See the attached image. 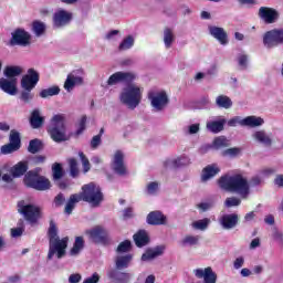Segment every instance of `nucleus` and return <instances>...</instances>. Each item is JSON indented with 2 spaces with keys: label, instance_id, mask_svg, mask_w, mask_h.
I'll return each instance as SVG.
<instances>
[{
  "label": "nucleus",
  "instance_id": "nucleus-1",
  "mask_svg": "<svg viewBox=\"0 0 283 283\" xmlns=\"http://www.w3.org/2000/svg\"><path fill=\"white\" fill-rule=\"evenodd\" d=\"M103 200H105V196L103 195L101 186H97L94 182L86 184L82 186L81 192L73 193L69 197L64 207V213H66V216H72V212L76 209L78 202H87L91 207H101Z\"/></svg>",
  "mask_w": 283,
  "mask_h": 283
},
{
  "label": "nucleus",
  "instance_id": "nucleus-2",
  "mask_svg": "<svg viewBox=\"0 0 283 283\" xmlns=\"http://www.w3.org/2000/svg\"><path fill=\"white\" fill-rule=\"evenodd\" d=\"M218 185L220 189H223V191H230V193H239L241 198H248L250 193L249 180H247L242 174L221 176L218 179Z\"/></svg>",
  "mask_w": 283,
  "mask_h": 283
},
{
  "label": "nucleus",
  "instance_id": "nucleus-3",
  "mask_svg": "<svg viewBox=\"0 0 283 283\" xmlns=\"http://www.w3.org/2000/svg\"><path fill=\"white\" fill-rule=\"evenodd\" d=\"M48 237H49L48 260H52L54 255H56L57 260L65 258L70 238L69 237H64L62 239L59 238V229L56 228V223H54V221L50 222Z\"/></svg>",
  "mask_w": 283,
  "mask_h": 283
},
{
  "label": "nucleus",
  "instance_id": "nucleus-4",
  "mask_svg": "<svg viewBox=\"0 0 283 283\" xmlns=\"http://www.w3.org/2000/svg\"><path fill=\"white\" fill-rule=\"evenodd\" d=\"M46 132L54 143H65V140H67V135L65 134V115H54L46 128Z\"/></svg>",
  "mask_w": 283,
  "mask_h": 283
},
{
  "label": "nucleus",
  "instance_id": "nucleus-5",
  "mask_svg": "<svg viewBox=\"0 0 283 283\" xmlns=\"http://www.w3.org/2000/svg\"><path fill=\"white\" fill-rule=\"evenodd\" d=\"M120 102L123 105H126L128 109H135L140 105V101H143V93L140 92V87L135 85H128L120 93Z\"/></svg>",
  "mask_w": 283,
  "mask_h": 283
},
{
  "label": "nucleus",
  "instance_id": "nucleus-6",
  "mask_svg": "<svg viewBox=\"0 0 283 283\" xmlns=\"http://www.w3.org/2000/svg\"><path fill=\"white\" fill-rule=\"evenodd\" d=\"M24 185L30 189H35V191H48L52 188L50 179L32 170L24 176Z\"/></svg>",
  "mask_w": 283,
  "mask_h": 283
},
{
  "label": "nucleus",
  "instance_id": "nucleus-7",
  "mask_svg": "<svg viewBox=\"0 0 283 283\" xmlns=\"http://www.w3.org/2000/svg\"><path fill=\"white\" fill-rule=\"evenodd\" d=\"M18 212L29 224H36L41 220V208L32 203L25 205V200L18 202Z\"/></svg>",
  "mask_w": 283,
  "mask_h": 283
},
{
  "label": "nucleus",
  "instance_id": "nucleus-8",
  "mask_svg": "<svg viewBox=\"0 0 283 283\" xmlns=\"http://www.w3.org/2000/svg\"><path fill=\"white\" fill-rule=\"evenodd\" d=\"M85 234L94 244H103V247H109L112 244V238H109V231L103 226H95L94 228L86 230Z\"/></svg>",
  "mask_w": 283,
  "mask_h": 283
},
{
  "label": "nucleus",
  "instance_id": "nucleus-9",
  "mask_svg": "<svg viewBox=\"0 0 283 283\" xmlns=\"http://www.w3.org/2000/svg\"><path fill=\"white\" fill-rule=\"evenodd\" d=\"M283 43V29H272L263 34V45L268 50H273Z\"/></svg>",
  "mask_w": 283,
  "mask_h": 283
},
{
  "label": "nucleus",
  "instance_id": "nucleus-10",
  "mask_svg": "<svg viewBox=\"0 0 283 283\" xmlns=\"http://www.w3.org/2000/svg\"><path fill=\"white\" fill-rule=\"evenodd\" d=\"M21 149V135L19 132L12 129L9 135V143L1 147V154H13Z\"/></svg>",
  "mask_w": 283,
  "mask_h": 283
},
{
  "label": "nucleus",
  "instance_id": "nucleus-11",
  "mask_svg": "<svg viewBox=\"0 0 283 283\" xmlns=\"http://www.w3.org/2000/svg\"><path fill=\"white\" fill-rule=\"evenodd\" d=\"M32 35L25 29L18 28L11 33L10 45H30Z\"/></svg>",
  "mask_w": 283,
  "mask_h": 283
},
{
  "label": "nucleus",
  "instance_id": "nucleus-12",
  "mask_svg": "<svg viewBox=\"0 0 283 283\" xmlns=\"http://www.w3.org/2000/svg\"><path fill=\"white\" fill-rule=\"evenodd\" d=\"M39 81H41V75L34 69H29L27 74L21 78V87L22 90H34L36 85H39Z\"/></svg>",
  "mask_w": 283,
  "mask_h": 283
},
{
  "label": "nucleus",
  "instance_id": "nucleus-13",
  "mask_svg": "<svg viewBox=\"0 0 283 283\" xmlns=\"http://www.w3.org/2000/svg\"><path fill=\"white\" fill-rule=\"evenodd\" d=\"M148 98L151 103V106L157 109V112H163L167 105H169V97L166 92L160 93H149Z\"/></svg>",
  "mask_w": 283,
  "mask_h": 283
},
{
  "label": "nucleus",
  "instance_id": "nucleus-14",
  "mask_svg": "<svg viewBox=\"0 0 283 283\" xmlns=\"http://www.w3.org/2000/svg\"><path fill=\"white\" fill-rule=\"evenodd\" d=\"M112 169L117 176H127V166H125V155L117 150L114 154Z\"/></svg>",
  "mask_w": 283,
  "mask_h": 283
},
{
  "label": "nucleus",
  "instance_id": "nucleus-15",
  "mask_svg": "<svg viewBox=\"0 0 283 283\" xmlns=\"http://www.w3.org/2000/svg\"><path fill=\"white\" fill-rule=\"evenodd\" d=\"M136 80V74L132 72H116L107 80V85H117V83H133Z\"/></svg>",
  "mask_w": 283,
  "mask_h": 283
},
{
  "label": "nucleus",
  "instance_id": "nucleus-16",
  "mask_svg": "<svg viewBox=\"0 0 283 283\" xmlns=\"http://www.w3.org/2000/svg\"><path fill=\"white\" fill-rule=\"evenodd\" d=\"M72 22V13L66 10H59L53 14V28H65Z\"/></svg>",
  "mask_w": 283,
  "mask_h": 283
},
{
  "label": "nucleus",
  "instance_id": "nucleus-17",
  "mask_svg": "<svg viewBox=\"0 0 283 283\" xmlns=\"http://www.w3.org/2000/svg\"><path fill=\"white\" fill-rule=\"evenodd\" d=\"M259 17L264 21V23L271 24L275 23L280 19V12L273 8L261 7L259 9Z\"/></svg>",
  "mask_w": 283,
  "mask_h": 283
},
{
  "label": "nucleus",
  "instance_id": "nucleus-18",
  "mask_svg": "<svg viewBox=\"0 0 283 283\" xmlns=\"http://www.w3.org/2000/svg\"><path fill=\"white\" fill-rule=\"evenodd\" d=\"M195 275L199 280H202V277H203L205 283L218 282V274H216V272H213V269H211V266H208L205 270H202V269L195 270Z\"/></svg>",
  "mask_w": 283,
  "mask_h": 283
},
{
  "label": "nucleus",
  "instance_id": "nucleus-19",
  "mask_svg": "<svg viewBox=\"0 0 283 283\" xmlns=\"http://www.w3.org/2000/svg\"><path fill=\"white\" fill-rule=\"evenodd\" d=\"M209 33L213 39L219 41L221 45H228L229 44V34H227V31H224L223 28L220 27H209Z\"/></svg>",
  "mask_w": 283,
  "mask_h": 283
},
{
  "label": "nucleus",
  "instance_id": "nucleus-20",
  "mask_svg": "<svg viewBox=\"0 0 283 283\" xmlns=\"http://www.w3.org/2000/svg\"><path fill=\"white\" fill-rule=\"evenodd\" d=\"M0 90L2 92H6V94H9L10 96L17 95L18 88H17V78H0Z\"/></svg>",
  "mask_w": 283,
  "mask_h": 283
},
{
  "label": "nucleus",
  "instance_id": "nucleus-21",
  "mask_svg": "<svg viewBox=\"0 0 283 283\" xmlns=\"http://www.w3.org/2000/svg\"><path fill=\"white\" fill-rule=\"evenodd\" d=\"M147 223L153 227H160V224H167V217L163 212L156 210L147 214Z\"/></svg>",
  "mask_w": 283,
  "mask_h": 283
},
{
  "label": "nucleus",
  "instance_id": "nucleus-22",
  "mask_svg": "<svg viewBox=\"0 0 283 283\" xmlns=\"http://www.w3.org/2000/svg\"><path fill=\"white\" fill-rule=\"evenodd\" d=\"M252 138L256 143H260V145H263L264 147H272L273 146V138L269 134H266L265 130H256L252 135Z\"/></svg>",
  "mask_w": 283,
  "mask_h": 283
},
{
  "label": "nucleus",
  "instance_id": "nucleus-23",
  "mask_svg": "<svg viewBox=\"0 0 283 283\" xmlns=\"http://www.w3.org/2000/svg\"><path fill=\"white\" fill-rule=\"evenodd\" d=\"M218 174H220V167H218V165H208L202 169L201 181L207 182V180H211V178H214Z\"/></svg>",
  "mask_w": 283,
  "mask_h": 283
},
{
  "label": "nucleus",
  "instance_id": "nucleus-24",
  "mask_svg": "<svg viewBox=\"0 0 283 283\" xmlns=\"http://www.w3.org/2000/svg\"><path fill=\"white\" fill-rule=\"evenodd\" d=\"M28 161H19L13 167L10 168V174L12 178H21V176H25L28 174Z\"/></svg>",
  "mask_w": 283,
  "mask_h": 283
},
{
  "label": "nucleus",
  "instance_id": "nucleus-25",
  "mask_svg": "<svg viewBox=\"0 0 283 283\" xmlns=\"http://www.w3.org/2000/svg\"><path fill=\"white\" fill-rule=\"evenodd\" d=\"M165 253V245H157L154 249H148L146 252L142 255L143 262H147L149 260H154Z\"/></svg>",
  "mask_w": 283,
  "mask_h": 283
},
{
  "label": "nucleus",
  "instance_id": "nucleus-26",
  "mask_svg": "<svg viewBox=\"0 0 283 283\" xmlns=\"http://www.w3.org/2000/svg\"><path fill=\"white\" fill-rule=\"evenodd\" d=\"M238 222H240V217L235 213L224 214L221 218V226L223 229H234V227H238Z\"/></svg>",
  "mask_w": 283,
  "mask_h": 283
},
{
  "label": "nucleus",
  "instance_id": "nucleus-27",
  "mask_svg": "<svg viewBox=\"0 0 283 283\" xmlns=\"http://www.w3.org/2000/svg\"><path fill=\"white\" fill-rule=\"evenodd\" d=\"M133 240L138 249H143V247L149 244V234L145 230H139L133 235Z\"/></svg>",
  "mask_w": 283,
  "mask_h": 283
},
{
  "label": "nucleus",
  "instance_id": "nucleus-28",
  "mask_svg": "<svg viewBox=\"0 0 283 283\" xmlns=\"http://www.w3.org/2000/svg\"><path fill=\"white\" fill-rule=\"evenodd\" d=\"M43 123H45V118L41 116V112L39 109H33L30 116V125L32 129L43 127Z\"/></svg>",
  "mask_w": 283,
  "mask_h": 283
},
{
  "label": "nucleus",
  "instance_id": "nucleus-29",
  "mask_svg": "<svg viewBox=\"0 0 283 283\" xmlns=\"http://www.w3.org/2000/svg\"><path fill=\"white\" fill-rule=\"evenodd\" d=\"M108 277L117 283H129V280H132V274L114 270L109 273Z\"/></svg>",
  "mask_w": 283,
  "mask_h": 283
},
{
  "label": "nucleus",
  "instance_id": "nucleus-30",
  "mask_svg": "<svg viewBox=\"0 0 283 283\" xmlns=\"http://www.w3.org/2000/svg\"><path fill=\"white\" fill-rule=\"evenodd\" d=\"M75 85H83V77L69 74L64 83V90L72 92Z\"/></svg>",
  "mask_w": 283,
  "mask_h": 283
},
{
  "label": "nucleus",
  "instance_id": "nucleus-31",
  "mask_svg": "<svg viewBox=\"0 0 283 283\" xmlns=\"http://www.w3.org/2000/svg\"><path fill=\"white\" fill-rule=\"evenodd\" d=\"M240 125L245 127H260L264 125V119L256 116H248L240 122Z\"/></svg>",
  "mask_w": 283,
  "mask_h": 283
},
{
  "label": "nucleus",
  "instance_id": "nucleus-32",
  "mask_svg": "<svg viewBox=\"0 0 283 283\" xmlns=\"http://www.w3.org/2000/svg\"><path fill=\"white\" fill-rule=\"evenodd\" d=\"M227 119L212 120L207 123V129L212 134H220L224 129Z\"/></svg>",
  "mask_w": 283,
  "mask_h": 283
},
{
  "label": "nucleus",
  "instance_id": "nucleus-33",
  "mask_svg": "<svg viewBox=\"0 0 283 283\" xmlns=\"http://www.w3.org/2000/svg\"><path fill=\"white\" fill-rule=\"evenodd\" d=\"M133 259H134V256L132 254H126V255L117 256L116 260H115L116 269L118 271H120L123 269H128Z\"/></svg>",
  "mask_w": 283,
  "mask_h": 283
},
{
  "label": "nucleus",
  "instance_id": "nucleus-34",
  "mask_svg": "<svg viewBox=\"0 0 283 283\" xmlns=\"http://www.w3.org/2000/svg\"><path fill=\"white\" fill-rule=\"evenodd\" d=\"M83 249H85V239H83V237H76L73 247L70 250V255H80Z\"/></svg>",
  "mask_w": 283,
  "mask_h": 283
},
{
  "label": "nucleus",
  "instance_id": "nucleus-35",
  "mask_svg": "<svg viewBox=\"0 0 283 283\" xmlns=\"http://www.w3.org/2000/svg\"><path fill=\"white\" fill-rule=\"evenodd\" d=\"M216 103L222 109H231V107H233V102L231 101V97L227 95H219L216 99Z\"/></svg>",
  "mask_w": 283,
  "mask_h": 283
},
{
  "label": "nucleus",
  "instance_id": "nucleus-36",
  "mask_svg": "<svg viewBox=\"0 0 283 283\" xmlns=\"http://www.w3.org/2000/svg\"><path fill=\"white\" fill-rule=\"evenodd\" d=\"M174 41H176V35L174 34V30H171L170 28H166L164 30L165 48L167 50H169V48H171V45H174Z\"/></svg>",
  "mask_w": 283,
  "mask_h": 283
},
{
  "label": "nucleus",
  "instance_id": "nucleus-37",
  "mask_svg": "<svg viewBox=\"0 0 283 283\" xmlns=\"http://www.w3.org/2000/svg\"><path fill=\"white\" fill-rule=\"evenodd\" d=\"M41 149H43V142H41V139L35 138L29 142V146H28L29 154H39Z\"/></svg>",
  "mask_w": 283,
  "mask_h": 283
},
{
  "label": "nucleus",
  "instance_id": "nucleus-38",
  "mask_svg": "<svg viewBox=\"0 0 283 283\" xmlns=\"http://www.w3.org/2000/svg\"><path fill=\"white\" fill-rule=\"evenodd\" d=\"M59 94H61V88L59 86H51L40 92V98H50V96H59Z\"/></svg>",
  "mask_w": 283,
  "mask_h": 283
},
{
  "label": "nucleus",
  "instance_id": "nucleus-39",
  "mask_svg": "<svg viewBox=\"0 0 283 283\" xmlns=\"http://www.w3.org/2000/svg\"><path fill=\"white\" fill-rule=\"evenodd\" d=\"M23 72V70L21 69V66H7L4 69V76H7V78L12 80V78H17L14 76H20V74Z\"/></svg>",
  "mask_w": 283,
  "mask_h": 283
},
{
  "label": "nucleus",
  "instance_id": "nucleus-40",
  "mask_svg": "<svg viewBox=\"0 0 283 283\" xmlns=\"http://www.w3.org/2000/svg\"><path fill=\"white\" fill-rule=\"evenodd\" d=\"M45 23H43L40 20H34L32 22V30L35 34V36H43V34H45Z\"/></svg>",
  "mask_w": 283,
  "mask_h": 283
},
{
  "label": "nucleus",
  "instance_id": "nucleus-41",
  "mask_svg": "<svg viewBox=\"0 0 283 283\" xmlns=\"http://www.w3.org/2000/svg\"><path fill=\"white\" fill-rule=\"evenodd\" d=\"M53 180H61L65 176V170L63 166L59 163L53 164L52 166Z\"/></svg>",
  "mask_w": 283,
  "mask_h": 283
},
{
  "label": "nucleus",
  "instance_id": "nucleus-42",
  "mask_svg": "<svg viewBox=\"0 0 283 283\" xmlns=\"http://www.w3.org/2000/svg\"><path fill=\"white\" fill-rule=\"evenodd\" d=\"M32 90L33 88H23V91H21L20 101H22V103L29 104L34 101V93H32Z\"/></svg>",
  "mask_w": 283,
  "mask_h": 283
},
{
  "label": "nucleus",
  "instance_id": "nucleus-43",
  "mask_svg": "<svg viewBox=\"0 0 283 283\" xmlns=\"http://www.w3.org/2000/svg\"><path fill=\"white\" fill-rule=\"evenodd\" d=\"M199 242H200L199 235L188 234L182 239L181 244L184 247H187L188 244H189V247H196V244H198Z\"/></svg>",
  "mask_w": 283,
  "mask_h": 283
},
{
  "label": "nucleus",
  "instance_id": "nucleus-44",
  "mask_svg": "<svg viewBox=\"0 0 283 283\" xmlns=\"http://www.w3.org/2000/svg\"><path fill=\"white\" fill-rule=\"evenodd\" d=\"M132 48H134V36L128 35L120 42L118 50L123 52L124 50H129Z\"/></svg>",
  "mask_w": 283,
  "mask_h": 283
},
{
  "label": "nucleus",
  "instance_id": "nucleus-45",
  "mask_svg": "<svg viewBox=\"0 0 283 283\" xmlns=\"http://www.w3.org/2000/svg\"><path fill=\"white\" fill-rule=\"evenodd\" d=\"M70 175L72 178H78V161L75 158L69 159Z\"/></svg>",
  "mask_w": 283,
  "mask_h": 283
},
{
  "label": "nucleus",
  "instance_id": "nucleus-46",
  "mask_svg": "<svg viewBox=\"0 0 283 283\" xmlns=\"http://www.w3.org/2000/svg\"><path fill=\"white\" fill-rule=\"evenodd\" d=\"M213 145L216 149H224V147H229V139L224 136H220L214 138Z\"/></svg>",
  "mask_w": 283,
  "mask_h": 283
},
{
  "label": "nucleus",
  "instance_id": "nucleus-47",
  "mask_svg": "<svg viewBox=\"0 0 283 283\" xmlns=\"http://www.w3.org/2000/svg\"><path fill=\"white\" fill-rule=\"evenodd\" d=\"M128 251H132V241L125 240L118 244L117 253H128Z\"/></svg>",
  "mask_w": 283,
  "mask_h": 283
},
{
  "label": "nucleus",
  "instance_id": "nucleus-48",
  "mask_svg": "<svg viewBox=\"0 0 283 283\" xmlns=\"http://www.w3.org/2000/svg\"><path fill=\"white\" fill-rule=\"evenodd\" d=\"M209 222H211V220L209 218H205V219L193 222L192 227L195 229H199L200 231H205V229H207V227H209Z\"/></svg>",
  "mask_w": 283,
  "mask_h": 283
},
{
  "label": "nucleus",
  "instance_id": "nucleus-49",
  "mask_svg": "<svg viewBox=\"0 0 283 283\" xmlns=\"http://www.w3.org/2000/svg\"><path fill=\"white\" fill-rule=\"evenodd\" d=\"M86 125H87V116L84 115L80 119L77 130L75 132V136H81V134L85 132Z\"/></svg>",
  "mask_w": 283,
  "mask_h": 283
},
{
  "label": "nucleus",
  "instance_id": "nucleus-50",
  "mask_svg": "<svg viewBox=\"0 0 283 283\" xmlns=\"http://www.w3.org/2000/svg\"><path fill=\"white\" fill-rule=\"evenodd\" d=\"M242 201L238 197H228L224 201L226 207H240Z\"/></svg>",
  "mask_w": 283,
  "mask_h": 283
},
{
  "label": "nucleus",
  "instance_id": "nucleus-51",
  "mask_svg": "<svg viewBox=\"0 0 283 283\" xmlns=\"http://www.w3.org/2000/svg\"><path fill=\"white\" fill-rule=\"evenodd\" d=\"M78 156L83 165L84 174H87L91 169L90 159H87V156H85L83 151H80Z\"/></svg>",
  "mask_w": 283,
  "mask_h": 283
},
{
  "label": "nucleus",
  "instance_id": "nucleus-52",
  "mask_svg": "<svg viewBox=\"0 0 283 283\" xmlns=\"http://www.w3.org/2000/svg\"><path fill=\"white\" fill-rule=\"evenodd\" d=\"M182 160H185V158L179 157L177 159L174 160H166L164 163V167H180L182 165Z\"/></svg>",
  "mask_w": 283,
  "mask_h": 283
},
{
  "label": "nucleus",
  "instance_id": "nucleus-53",
  "mask_svg": "<svg viewBox=\"0 0 283 283\" xmlns=\"http://www.w3.org/2000/svg\"><path fill=\"white\" fill-rule=\"evenodd\" d=\"M55 207H63L65 205V195L63 192L57 193L53 200Z\"/></svg>",
  "mask_w": 283,
  "mask_h": 283
},
{
  "label": "nucleus",
  "instance_id": "nucleus-54",
  "mask_svg": "<svg viewBox=\"0 0 283 283\" xmlns=\"http://www.w3.org/2000/svg\"><path fill=\"white\" fill-rule=\"evenodd\" d=\"M101 282V275L97 272H94L92 276L86 277L83 283H98Z\"/></svg>",
  "mask_w": 283,
  "mask_h": 283
},
{
  "label": "nucleus",
  "instance_id": "nucleus-55",
  "mask_svg": "<svg viewBox=\"0 0 283 283\" xmlns=\"http://www.w3.org/2000/svg\"><path fill=\"white\" fill-rule=\"evenodd\" d=\"M101 143H102L101 135H95L91 140L92 149H97Z\"/></svg>",
  "mask_w": 283,
  "mask_h": 283
},
{
  "label": "nucleus",
  "instance_id": "nucleus-56",
  "mask_svg": "<svg viewBox=\"0 0 283 283\" xmlns=\"http://www.w3.org/2000/svg\"><path fill=\"white\" fill-rule=\"evenodd\" d=\"M240 148H228L226 151H223V156H238L240 154Z\"/></svg>",
  "mask_w": 283,
  "mask_h": 283
},
{
  "label": "nucleus",
  "instance_id": "nucleus-57",
  "mask_svg": "<svg viewBox=\"0 0 283 283\" xmlns=\"http://www.w3.org/2000/svg\"><path fill=\"white\" fill-rule=\"evenodd\" d=\"M262 185V179L259 176H254L250 179L249 187H259Z\"/></svg>",
  "mask_w": 283,
  "mask_h": 283
},
{
  "label": "nucleus",
  "instance_id": "nucleus-58",
  "mask_svg": "<svg viewBox=\"0 0 283 283\" xmlns=\"http://www.w3.org/2000/svg\"><path fill=\"white\" fill-rule=\"evenodd\" d=\"M156 191H158V182L151 181L150 184H148L147 192L148 193H156Z\"/></svg>",
  "mask_w": 283,
  "mask_h": 283
},
{
  "label": "nucleus",
  "instance_id": "nucleus-59",
  "mask_svg": "<svg viewBox=\"0 0 283 283\" xmlns=\"http://www.w3.org/2000/svg\"><path fill=\"white\" fill-rule=\"evenodd\" d=\"M248 61H249V57L247 55H240L238 57L239 65H240V67H243V70H247Z\"/></svg>",
  "mask_w": 283,
  "mask_h": 283
},
{
  "label": "nucleus",
  "instance_id": "nucleus-60",
  "mask_svg": "<svg viewBox=\"0 0 283 283\" xmlns=\"http://www.w3.org/2000/svg\"><path fill=\"white\" fill-rule=\"evenodd\" d=\"M123 218L124 220H129V218H134V209L132 208L124 209Z\"/></svg>",
  "mask_w": 283,
  "mask_h": 283
},
{
  "label": "nucleus",
  "instance_id": "nucleus-61",
  "mask_svg": "<svg viewBox=\"0 0 283 283\" xmlns=\"http://www.w3.org/2000/svg\"><path fill=\"white\" fill-rule=\"evenodd\" d=\"M11 235L12 238H20V235H23V228L11 229Z\"/></svg>",
  "mask_w": 283,
  "mask_h": 283
},
{
  "label": "nucleus",
  "instance_id": "nucleus-62",
  "mask_svg": "<svg viewBox=\"0 0 283 283\" xmlns=\"http://www.w3.org/2000/svg\"><path fill=\"white\" fill-rule=\"evenodd\" d=\"M274 185L279 187V189H283V175H276L274 178Z\"/></svg>",
  "mask_w": 283,
  "mask_h": 283
},
{
  "label": "nucleus",
  "instance_id": "nucleus-63",
  "mask_svg": "<svg viewBox=\"0 0 283 283\" xmlns=\"http://www.w3.org/2000/svg\"><path fill=\"white\" fill-rule=\"evenodd\" d=\"M81 280H82V276H81V274H78V273L71 274V275L69 276V282H70V283H78V282H81Z\"/></svg>",
  "mask_w": 283,
  "mask_h": 283
},
{
  "label": "nucleus",
  "instance_id": "nucleus-64",
  "mask_svg": "<svg viewBox=\"0 0 283 283\" xmlns=\"http://www.w3.org/2000/svg\"><path fill=\"white\" fill-rule=\"evenodd\" d=\"M244 266V258H237L234 261V269H242Z\"/></svg>",
  "mask_w": 283,
  "mask_h": 283
}]
</instances>
